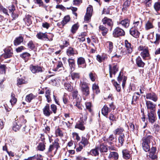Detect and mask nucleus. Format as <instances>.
<instances>
[{"mask_svg":"<svg viewBox=\"0 0 160 160\" xmlns=\"http://www.w3.org/2000/svg\"><path fill=\"white\" fill-rule=\"evenodd\" d=\"M6 67L4 65H0V73L3 74L5 72V69Z\"/></svg>","mask_w":160,"mask_h":160,"instance_id":"nucleus-58","label":"nucleus"},{"mask_svg":"<svg viewBox=\"0 0 160 160\" xmlns=\"http://www.w3.org/2000/svg\"><path fill=\"white\" fill-rule=\"evenodd\" d=\"M106 44L107 46V47L108 48V52L111 53L112 51L113 48V44L112 42L110 41H108L106 42Z\"/></svg>","mask_w":160,"mask_h":160,"instance_id":"nucleus-37","label":"nucleus"},{"mask_svg":"<svg viewBox=\"0 0 160 160\" xmlns=\"http://www.w3.org/2000/svg\"><path fill=\"white\" fill-rule=\"evenodd\" d=\"M122 153L123 158L126 159H128L130 157V155L128 150L127 149H124L122 151Z\"/></svg>","mask_w":160,"mask_h":160,"instance_id":"nucleus-30","label":"nucleus"},{"mask_svg":"<svg viewBox=\"0 0 160 160\" xmlns=\"http://www.w3.org/2000/svg\"><path fill=\"white\" fill-rule=\"evenodd\" d=\"M153 140V137L151 135H147L144 137L142 139V147L143 150L145 152H147L150 150L149 144Z\"/></svg>","mask_w":160,"mask_h":160,"instance_id":"nucleus-1","label":"nucleus"},{"mask_svg":"<svg viewBox=\"0 0 160 160\" xmlns=\"http://www.w3.org/2000/svg\"><path fill=\"white\" fill-rule=\"evenodd\" d=\"M92 89L93 92H95L97 94L99 92L98 86L96 84H94L92 86Z\"/></svg>","mask_w":160,"mask_h":160,"instance_id":"nucleus-55","label":"nucleus"},{"mask_svg":"<svg viewBox=\"0 0 160 160\" xmlns=\"http://www.w3.org/2000/svg\"><path fill=\"white\" fill-rule=\"evenodd\" d=\"M154 7L157 11L160 10V1L155 3Z\"/></svg>","mask_w":160,"mask_h":160,"instance_id":"nucleus-54","label":"nucleus"},{"mask_svg":"<svg viewBox=\"0 0 160 160\" xmlns=\"http://www.w3.org/2000/svg\"><path fill=\"white\" fill-rule=\"evenodd\" d=\"M99 150V148H97L95 149H92L91 151V154L93 156H96L98 155L99 154L98 151Z\"/></svg>","mask_w":160,"mask_h":160,"instance_id":"nucleus-48","label":"nucleus"},{"mask_svg":"<svg viewBox=\"0 0 160 160\" xmlns=\"http://www.w3.org/2000/svg\"><path fill=\"white\" fill-rule=\"evenodd\" d=\"M139 30L132 28L130 29L129 32L130 34L135 38L139 37L140 33L138 31Z\"/></svg>","mask_w":160,"mask_h":160,"instance_id":"nucleus-16","label":"nucleus"},{"mask_svg":"<svg viewBox=\"0 0 160 160\" xmlns=\"http://www.w3.org/2000/svg\"><path fill=\"white\" fill-rule=\"evenodd\" d=\"M44 114L46 116L49 117L52 113V112L50 109L49 104H47L43 109Z\"/></svg>","mask_w":160,"mask_h":160,"instance_id":"nucleus-15","label":"nucleus"},{"mask_svg":"<svg viewBox=\"0 0 160 160\" xmlns=\"http://www.w3.org/2000/svg\"><path fill=\"white\" fill-rule=\"evenodd\" d=\"M27 121L24 119V116H22L20 118L19 121L18 122H19L22 125L23 124H24Z\"/></svg>","mask_w":160,"mask_h":160,"instance_id":"nucleus-61","label":"nucleus"},{"mask_svg":"<svg viewBox=\"0 0 160 160\" xmlns=\"http://www.w3.org/2000/svg\"><path fill=\"white\" fill-rule=\"evenodd\" d=\"M127 79V78L125 76H123L122 73L121 72H120L118 78V80L120 83L121 81L122 80V86L123 88L125 86Z\"/></svg>","mask_w":160,"mask_h":160,"instance_id":"nucleus-13","label":"nucleus"},{"mask_svg":"<svg viewBox=\"0 0 160 160\" xmlns=\"http://www.w3.org/2000/svg\"><path fill=\"white\" fill-rule=\"evenodd\" d=\"M82 2V0H73V4L74 5L79 6Z\"/></svg>","mask_w":160,"mask_h":160,"instance_id":"nucleus-60","label":"nucleus"},{"mask_svg":"<svg viewBox=\"0 0 160 160\" xmlns=\"http://www.w3.org/2000/svg\"><path fill=\"white\" fill-rule=\"evenodd\" d=\"M80 86L82 93L86 96H88L89 94V90L87 84L84 82H81Z\"/></svg>","mask_w":160,"mask_h":160,"instance_id":"nucleus-5","label":"nucleus"},{"mask_svg":"<svg viewBox=\"0 0 160 160\" xmlns=\"http://www.w3.org/2000/svg\"><path fill=\"white\" fill-rule=\"evenodd\" d=\"M23 38L20 36L16 38L14 41V44L15 46H17L19 45L23 41Z\"/></svg>","mask_w":160,"mask_h":160,"instance_id":"nucleus-25","label":"nucleus"},{"mask_svg":"<svg viewBox=\"0 0 160 160\" xmlns=\"http://www.w3.org/2000/svg\"><path fill=\"white\" fill-rule=\"evenodd\" d=\"M92 6L90 5L87 8L86 13H88L89 14H92Z\"/></svg>","mask_w":160,"mask_h":160,"instance_id":"nucleus-64","label":"nucleus"},{"mask_svg":"<svg viewBox=\"0 0 160 160\" xmlns=\"http://www.w3.org/2000/svg\"><path fill=\"white\" fill-rule=\"evenodd\" d=\"M51 109L52 112L54 113H56L57 111V108L56 105L54 104L51 105Z\"/></svg>","mask_w":160,"mask_h":160,"instance_id":"nucleus-62","label":"nucleus"},{"mask_svg":"<svg viewBox=\"0 0 160 160\" xmlns=\"http://www.w3.org/2000/svg\"><path fill=\"white\" fill-rule=\"evenodd\" d=\"M99 28V31L101 32L103 36L106 35L108 32V29L103 25H100Z\"/></svg>","mask_w":160,"mask_h":160,"instance_id":"nucleus-21","label":"nucleus"},{"mask_svg":"<svg viewBox=\"0 0 160 160\" xmlns=\"http://www.w3.org/2000/svg\"><path fill=\"white\" fill-rule=\"evenodd\" d=\"M130 23V20L128 18H126L120 20L119 22H118V24L121 25L125 28H127L129 27Z\"/></svg>","mask_w":160,"mask_h":160,"instance_id":"nucleus-9","label":"nucleus"},{"mask_svg":"<svg viewBox=\"0 0 160 160\" xmlns=\"http://www.w3.org/2000/svg\"><path fill=\"white\" fill-rule=\"evenodd\" d=\"M136 63L138 67H143L145 63L142 61L141 58L140 57L138 56L136 59Z\"/></svg>","mask_w":160,"mask_h":160,"instance_id":"nucleus-22","label":"nucleus"},{"mask_svg":"<svg viewBox=\"0 0 160 160\" xmlns=\"http://www.w3.org/2000/svg\"><path fill=\"white\" fill-rule=\"evenodd\" d=\"M89 138V136L87 135V137H82V139L81 141V143L83 144L84 146L87 145L88 143V140Z\"/></svg>","mask_w":160,"mask_h":160,"instance_id":"nucleus-31","label":"nucleus"},{"mask_svg":"<svg viewBox=\"0 0 160 160\" xmlns=\"http://www.w3.org/2000/svg\"><path fill=\"white\" fill-rule=\"evenodd\" d=\"M45 145L44 142H43L39 143L38 148L39 150L43 151L45 149Z\"/></svg>","mask_w":160,"mask_h":160,"instance_id":"nucleus-51","label":"nucleus"},{"mask_svg":"<svg viewBox=\"0 0 160 160\" xmlns=\"http://www.w3.org/2000/svg\"><path fill=\"white\" fill-rule=\"evenodd\" d=\"M133 25V27L132 28L137 29L140 30L142 26V22L139 21H134Z\"/></svg>","mask_w":160,"mask_h":160,"instance_id":"nucleus-23","label":"nucleus"},{"mask_svg":"<svg viewBox=\"0 0 160 160\" xmlns=\"http://www.w3.org/2000/svg\"><path fill=\"white\" fill-rule=\"evenodd\" d=\"M0 11L2 12L3 13L6 15H9L8 13V10L4 8L3 7L2 5H0Z\"/></svg>","mask_w":160,"mask_h":160,"instance_id":"nucleus-56","label":"nucleus"},{"mask_svg":"<svg viewBox=\"0 0 160 160\" xmlns=\"http://www.w3.org/2000/svg\"><path fill=\"white\" fill-rule=\"evenodd\" d=\"M78 28V26L77 24H75L73 25L71 29V32L73 33L76 32V31L77 30Z\"/></svg>","mask_w":160,"mask_h":160,"instance_id":"nucleus-52","label":"nucleus"},{"mask_svg":"<svg viewBox=\"0 0 160 160\" xmlns=\"http://www.w3.org/2000/svg\"><path fill=\"white\" fill-rule=\"evenodd\" d=\"M124 130V129L122 128L119 127L113 131V133L115 135H120L122 134H124L122 133Z\"/></svg>","mask_w":160,"mask_h":160,"instance_id":"nucleus-29","label":"nucleus"},{"mask_svg":"<svg viewBox=\"0 0 160 160\" xmlns=\"http://www.w3.org/2000/svg\"><path fill=\"white\" fill-rule=\"evenodd\" d=\"M34 98V96L32 93H30L26 96V100L27 101L30 102Z\"/></svg>","mask_w":160,"mask_h":160,"instance_id":"nucleus-49","label":"nucleus"},{"mask_svg":"<svg viewBox=\"0 0 160 160\" xmlns=\"http://www.w3.org/2000/svg\"><path fill=\"white\" fill-rule=\"evenodd\" d=\"M109 72L113 73L114 75H115L117 72L118 71V68L116 65H114L113 67H112L111 65H109Z\"/></svg>","mask_w":160,"mask_h":160,"instance_id":"nucleus-24","label":"nucleus"},{"mask_svg":"<svg viewBox=\"0 0 160 160\" xmlns=\"http://www.w3.org/2000/svg\"><path fill=\"white\" fill-rule=\"evenodd\" d=\"M69 96L66 93H64L62 97V99L64 103L65 104H67L69 101Z\"/></svg>","mask_w":160,"mask_h":160,"instance_id":"nucleus-42","label":"nucleus"},{"mask_svg":"<svg viewBox=\"0 0 160 160\" xmlns=\"http://www.w3.org/2000/svg\"><path fill=\"white\" fill-rule=\"evenodd\" d=\"M130 2V0H127L124 2L123 5V8H122L123 11L126 10L127 8L129 7Z\"/></svg>","mask_w":160,"mask_h":160,"instance_id":"nucleus-40","label":"nucleus"},{"mask_svg":"<svg viewBox=\"0 0 160 160\" xmlns=\"http://www.w3.org/2000/svg\"><path fill=\"white\" fill-rule=\"evenodd\" d=\"M85 124V122L81 121H78L76 123L75 128H78L82 131H83L85 129L84 125Z\"/></svg>","mask_w":160,"mask_h":160,"instance_id":"nucleus-19","label":"nucleus"},{"mask_svg":"<svg viewBox=\"0 0 160 160\" xmlns=\"http://www.w3.org/2000/svg\"><path fill=\"white\" fill-rule=\"evenodd\" d=\"M30 68L31 71L33 73H38L42 71V68L38 66L31 65L30 67Z\"/></svg>","mask_w":160,"mask_h":160,"instance_id":"nucleus-11","label":"nucleus"},{"mask_svg":"<svg viewBox=\"0 0 160 160\" xmlns=\"http://www.w3.org/2000/svg\"><path fill=\"white\" fill-rule=\"evenodd\" d=\"M25 79V78L24 77L18 78L17 80V83L18 85L19 86V85L26 83H27V81Z\"/></svg>","mask_w":160,"mask_h":160,"instance_id":"nucleus-38","label":"nucleus"},{"mask_svg":"<svg viewBox=\"0 0 160 160\" xmlns=\"http://www.w3.org/2000/svg\"><path fill=\"white\" fill-rule=\"evenodd\" d=\"M67 54L68 56H71L75 54H77L78 53H75V51L74 49L71 47L68 48L67 50Z\"/></svg>","mask_w":160,"mask_h":160,"instance_id":"nucleus-32","label":"nucleus"},{"mask_svg":"<svg viewBox=\"0 0 160 160\" xmlns=\"http://www.w3.org/2000/svg\"><path fill=\"white\" fill-rule=\"evenodd\" d=\"M77 64L79 68H84L86 67L85 60L84 58L82 57H79L78 58Z\"/></svg>","mask_w":160,"mask_h":160,"instance_id":"nucleus-10","label":"nucleus"},{"mask_svg":"<svg viewBox=\"0 0 160 160\" xmlns=\"http://www.w3.org/2000/svg\"><path fill=\"white\" fill-rule=\"evenodd\" d=\"M102 22L103 24L107 26L108 28H110V30H111L113 26V22L112 19L107 17H105L102 19Z\"/></svg>","mask_w":160,"mask_h":160,"instance_id":"nucleus-6","label":"nucleus"},{"mask_svg":"<svg viewBox=\"0 0 160 160\" xmlns=\"http://www.w3.org/2000/svg\"><path fill=\"white\" fill-rule=\"evenodd\" d=\"M59 139H56L54 141L52 144L50 145L47 153L53 157L56 153L58 148L60 147L58 142Z\"/></svg>","mask_w":160,"mask_h":160,"instance_id":"nucleus-2","label":"nucleus"},{"mask_svg":"<svg viewBox=\"0 0 160 160\" xmlns=\"http://www.w3.org/2000/svg\"><path fill=\"white\" fill-rule=\"evenodd\" d=\"M125 34L124 31L122 29L118 27L115 28L113 32V35L114 37L123 36Z\"/></svg>","mask_w":160,"mask_h":160,"instance_id":"nucleus-8","label":"nucleus"},{"mask_svg":"<svg viewBox=\"0 0 160 160\" xmlns=\"http://www.w3.org/2000/svg\"><path fill=\"white\" fill-rule=\"evenodd\" d=\"M55 134L57 136L62 137L63 136L62 132L59 128H58L56 130Z\"/></svg>","mask_w":160,"mask_h":160,"instance_id":"nucleus-59","label":"nucleus"},{"mask_svg":"<svg viewBox=\"0 0 160 160\" xmlns=\"http://www.w3.org/2000/svg\"><path fill=\"white\" fill-rule=\"evenodd\" d=\"M108 118L111 121V126L112 124V122H115L117 121V118L116 116L112 113H110L109 114Z\"/></svg>","mask_w":160,"mask_h":160,"instance_id":"nucleus-43","label":"nucleus"},{"mask_svg":"<svg viewBox=\"0 0 160 160\" xmlns=\"http://www.w3.org/2000/svg\"><path fill=\"white\" fill-rule=\"evenodd\" d=\"M8 8L10 12H12V14L15 10V6L13 5L12 4L8 6Z\"/></svg>","mask_w":160,"mask_h":160,"instance_id":"nucleus-63","label":"nucleus"},{"mask_svg":"<svg viewBox=\"0 0 160 160\" xmlns=\"http://www.w3.org/2000/svg\"><path fill=\"white\" fill-rule=\"evenodd\" d=\"M141 56L143 59H146L147 58H149V54L148 52V48L145 49L143 51H142L141 53Z\"/></svg>","mask_w":160,"mask_h":160,"instance_id":"nucleus-28","label":"nucleus"},{"mask_svg":"<svg viewBox=\"0 0 160 160\" xmlns=\"http://www.w3.org/2000/svg\"><path fill=\"white\" fill-rule=\"evenodd\" d=\"M28 48L31 50H33L35 48V46L33 42L30 41L28 43Z\"/></svg>","mask_w":160,"mask_h":160,"instance_id":"nucleus-50","label":"nucleus"},{"mask_svg":"<svg viewBox=\"0 0 160 160\" xmlns=\"http://www.w3.org/2000/svg\"><path fill=\"white\" fill-rule=\"evenodd\" d=\"M146 104L148 110V113L154 112L156 110V106L152 102L149 101H146Z\"/></svg>","mask_w":160,"mask_h":160,"instance_id":"nucleus-7","label":"nucleus"},{"mask_svg":"<svg viewBox=\"0 0 160 160\" xmlns=\"http://www.w3.org/2000/svg\"><path fill=\"white\" fill-rule=\"evenodd\" d=\"M71 76L72 79L75 81H77L78 79H79L80 77L79 73L77 72L71 73Z\"/></svg>","mask_w":160,"mask_h":160,"instance_id":"nucleus-33","label":"nucleus"},{"mask_svg":"<svg viewBox=\"0 0 160 160\" xmlns=\"http://www.w3.org/2000/svg\"><path fill=\"white\" fill-rule=\"evenodd\" d=\"M4 53L1 56V58L5 59L11 57L13 55L12 49L11 47H9L4 49Z\"/></svg>","mask_w":160,"mask_h":160,"instance_id":"nucleus-4","label":"nucleus"},{"mask_svg":"<svg viewBox=\"0 0 160 160\" xmlns=\"http://www.w3.org/2000/svg\"><path fill=\"white\" fill-rule=\"evenodd\" d=\"M125 46L126 48L127 53L129 54L131 53L132 51L133 46L127 40L125 41Z\"/></svg>","mask_w":160,"mask_h":160,"instance_id":"nucleus-17","label":"nucleus"},{"mask_svg":"<svg viewBox=\"0 0 160 160\" xmlns=\"http://www.w3.org/2000/svg\"><path fill=\"white\" fill-rule=\"evenodd\" d=\"M119 155L118 153L115 152H111L109 154L108 157L109 158L114 159L115 160H117L118 159Z\"/></svg>","mask_w":160,"mask_h":160,"instance_id":"nucleus-27","label":"nucleus"},{"mask_svg":"<svg viewBox=\"0 0 160 160\" xmlns=\"http://www.w3.org/2000/svg\"><path fill=\"white\" fill-rule=\"evenodd\" d=\"M69 66L71 72L74 71L75 68V60L72 58H69L68 59Z\"/></svg>","mask_w":160,"mask_h":160,"instance_id":"nucleus-18","label":"nucleus"},{"mask_svg":"<svg viewBox=\"0 0 160 160\" xmlns=\"http://www.w3.org/2000/svg\"><path fill=\"white\" fill-rule=\"evenodd\" d=\"M62 64L61 62H59L57 65L56 68L55 69V71H59L62 69Z\"/></svg>","mask_w":160,"mask_h":160,"instance_id":"nucleus-53","label":"nucleus"},{"mask_svg":"<svg viewBox=\"0 0 160 160\" xmlns=\"http://www.w3.org/2000/svg\"><path fill=\"white\" fill-rule=\"evenodd\" d=\"M112 82L113 84L116 88V89L118 92H120L121 90V87L120 85L117 82L114 81V80H112Z\"/></svg>","mask_w":160,"mask_h":160,"instance_id":"nucleus-46","label":"nucleus"},{"mask_svg":"<svg viewBox=\"0 0 160 160\" xmlns=\"http://www.w3.org/2000/svg\"><path fill=\"white\" fill-rule=\"evenodd\" d=\"M50 36L47 35L45 33H43L41 32H38L36 35L37 38L38 39L48 40L50 41H52V38L53 36L52 34H49Z\"/></svg>","mask_w":160,"mask_h":160,"instance_id":"nucleus-3","label":"nucleus"},{"mask_svg":"<svg viewBox=\"0 0 160 160\" xmlns=\"http://www.w3.org/2000/svg\"><path fill=\"white\" fill-rule=\"evenodd\" d=\"M99 150H100L101 152H106L108 151V148L106 146L103 145H101L100 146Z\"/></svg>","mask_w":160,"mask_h":160,"instance_id":"nucleus-57","label":"nucleus"},{"mask_svg":"<svg viewBox=\"0 0 160 160\" xmlns=\"http://www.w3.org/2000/svg\"><path fill=\"white\" fill-rule=\"evenodd\" d=\"M154 26L152 22L150 21H147L145 24V28L146 30H148L153 28Z\"/></svg>","mask_w":160,"mask_h":160,"instance_id":"nucleus-36","label":"nucleus"},{"mask_svg":"<svg viewBox=\"0 0 160 160\" xmlns=\"http://www.w3.org/2000/svg\"><path fill=\"white\" fill-rule=\"evenodd\" d=\"M118 140L119 143V145L121 146H122L125 141V135L124 134L120 135L118 137Z\"/></svg>","mask_w":160,"mask_h":160,"instance_id":"nucleus-34","label":"nucleus"},{"mask_svg":"<svg viewBox=\"0 0 160 160\" xmlns=\"http://www.w3.org/2000/svg\"><path fill=\"white\" fill-rule=\"evenodd\" d=\"M89 76L90 78L92 81L94 82L95 81L96 79V75L94 72H90L89 74Z\"/></svg>","mask_w":160,"mask_h":160,"instance_id":"nucleus-47","label":"nucleus"},{"mask_svg":"<svg viewBox=\"0 0 160 160\" xmlns=\"http://www.w3.org/2000/svg\"><path fill=\"white\" fill-rule=\"evenodd\" d=\"M17 101V99L15 98V95L13 93H12L11 95V99L10 101L11 105L13 106L15 104Z\"/></svg>","mask_w":160,"mask_h":160,"instance_id":"nucleus-39","label":"nucleus"},{"mask_svg":"<svg viewBox=\"0 0 160 160\" xmlns=\"http://www.w3.org/2000/svg\"><path fill=\"white\" fill-rule=\"evenodd\" d=\"M148 117L149 122L152 124L156 120L155 112L148 113Z\"/></svg>","mask_w":160,"mask_h":160,"instance_id":"nucleus-14","label":"nucleus"},{"mask_svg":"<svg viewBox=\"0 0 160 160\" xmlns=\"http://www.w3.org/2000/svg\"><path fill=\"white\" fill-rule=\"evenodd\" d=\"M149 151H150V154L149 155V158L152 160L156 159L157 157L156 155L155 154L156 151V148L152 147L151 148V149H150Z\"/></svg>","mask_w":160,"mask_h":160,"instance_id":"nucleus-20","label":"nucleus"},{"mask_svg":"<svg viewBox=\"0 0 160 160\" xmlns=\"http://www.w3.org/2000/svg\"><path fill=\"white\" fill-rule=\"evenodd\" d=\"M146 98L156 102L158 100V98L156 94L153 92L147 93L146 95Z\"/></svg>","mask_w":160,"mask_h":160,"instance_id":"nucleus-12","label":"nucleus"},{"mask_svg":"<svg viewBox=\"0 0 160 160\" xmlns=\"http://www.w3.org/2000/svg\"><path fill=\"white\" fill-rule=\"evenodd\" d=\"M64 87L65 88L69 91H72L73 88L69 82H65L64 84Z\"/></svg>","mask_w":160,"mask_h":160,"instance_id":"nucleus-44","label":"nucleus"},{"mask_svg":"<svg viewBox=\"0 0 160 160\" xmlns=\"http://www.w3.org/2000/svg\"><path fill=\"white\" fill-rule=\"evenodd\" d=\"M20 56L22 58L24 59L25 61L26 62L29 59L30 56V54L27 52H25L22 53L21 55Z\"/></svg>","mask_w":160,"mask_h":160,"instance_id":"nucleus-35","label":"nucleus"},{"mask_svg":"<svg viewBox=\"0 0 160 160\" xmlns=\"http://www.w3.org/2000/svg\"><path fill=\"white\" fill-rule=\"evenodd\" d=\"M70 19V17L69 16H65L63 20L61 22V24L63 26L66 24L68 22Z\"/></svg>","mask_w":160,"mask_h":160,"instance_id":"nucleus-41","label":"nucleus"},{"mask_svg":"<svg viewBox=\"0 0 160 160\" xmlns=\"http://www.w3.org/2000/svg\"><path fill=\"white\" fill-rule=\"evenodd\" d=\"M22 126V125L19 122L16 123L13 126L12 129L14 131L16 132L20 129Z\"/></svg>","mask_w":160,"mask_h":160,"instance_id":"nucleus-45","label":"nucleus"},{"mask_svg":"<svg viewBox=\"0 0 160 160\" xmlns=\"http://www.w3.org/2000/svg\"><path fill=\"white\" fill-rule=\"evenodd\" d=\"M111 110L110 108H108L106 105H105L102 109V113L104 116L107 115L109 112Z\"/></svg>","mask_w":160,"mask_h":160,"instance_id":"nucleus-26","label":"nucleus"}]
</instances>
